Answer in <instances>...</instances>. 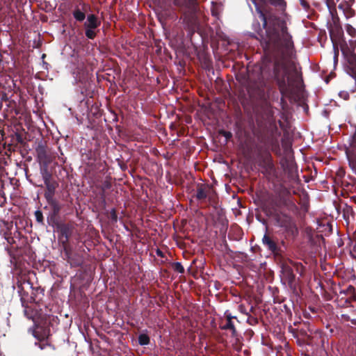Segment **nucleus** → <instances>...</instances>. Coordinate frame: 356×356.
Listing matches in <instances>:
<instances>
[{
  "instance_id": "f257e3e1",
  "label": "nucleus",
  "mask_w": 356,
  "mask_h": 356,
  "mask_svg": "<svg viewBox=\"0 0 356 356\" xmlns=\"http://www.w3.org/2000/svg\"><path fill=\"white\" fill-rule=\"evenodd\" d=\"M261 45L266 58L274 62V76L282 94L287 93L293 86L298 72L291 58L293 42L284 23L277 27H268L261 35Z\"/></svg>"
},
{
  "instance_id": "f03ea898",
  "label": "nucleus",
  "mask_w": 356,
  "mask_h": 356,
  "mask_svg": "<svg viewBox=\"0 0 356 356\" xmlns=\"http://www.w3.org/2000/svg\"><path fill=\"white\" fill-rule=\"evenodd\" d=\"M59 232H60L59 241L63 244V246L65 250L66 245H67L68 240H69V237L70 236V230L69 227H67L66 226H62L60 227Z\"/></svg>"
},
{
  "instance_id": "7ed1b4c3",
  "label": "nucleus",
  "mask_w": 356,
  "mask_h": 356,
  "mask_svg": "<svg viewBox=\"0 0 356 356\" xmlns=\"http://www.w3.org/2000/svg\"><path fill=\"white\" fill-rule=\"evenodd\" d=\"M277 223L279 226L284 228L285 230L289 231L293 227V222L291 219L286 216H280L277 218Z\"/></svg>"
},
{
  "instance_id": "20e7f679",
  "label": "nucleus",
  "mask_w": 356,
  "mask_h": 356,
  "mask_svg": "<svg viewBox=\"0 0 356 356\" xmlns=\"http://www.w3.org/2000/svg\"><path fill=\"white\" fill-rule=\"evenodd\" d=\"M262 242L264 245H266L269 250L272 252H276L277 251V246L276 243L270 239L266 234H265L262 238Z\"/></svg>"
},
{
  "instance_id": "39448f33",
  "label": "nucleus",
  "mask_w": 356,
  "mask_h": 356,
  "mask_svg": "<svg viewBox=\"0 0 356 356\" xmlns=\"http://www.w3.org/2000/svg\"><path fill=\"white\" fill-rule=\"evenodd\" d=\"M99 24L97 18L94 15H90L84 24L86 28L96 29Z\"/></svg>"
},
{
  "instance_id": "423d86ee",
  "label": "nucleus",
  "mask_w": 356,
  "mask_h": 356,
  "mask_svg": "<svg viewBox=\"0 0 356 356\" xmlns=\"http://www.w3.org/2000/svg\"><path fill=\"white\" fill-rule=\"evenodd\" d=\"M211 192V189L208 187H200L197 189L196 197L200 200H205L208 195L209 193Z\"/></svg>"
},
{
  "instance_id": "0eeeda50",
  "label": "nucleus",
  "mask_w": 356,
  "mask_h": 356,
  "mask_svg": "<svg viewBox=\"0 0 356 356\" xmlns=\"http://www.w3.org/2000/svg\"><path fill=\"white\" fill-rule=\"evenodd\" d=\"M222 330H230L232 331V336L236 335V328L232 322V321H227L226 323L223 325H221Z\"/></svg>"
},
{
  "instance_id": "6e6552de",
  "label": "nucleus",
  "mask_w": 356,
  "mask_h": 356,
  "mask_svg": "<svg viewBox=\"0 0 356 356\" xmlns=\"http://www.w3.org/2000/svg\"><path fill=\"white\" fill-rule=\"evenodd\" d=\"M282 271L286 275L287 279L289 281H292L294 279V275L293 273V271L291 268L288 266H282Z\"/></svg>"
},
{
  "instance_id": "1a4fd4ad",
  "label": "nucleus",
  "mask_w": 356,
  "mask_h": 356,
  "mask_svg": "<svg viewBox=\"0 0 356 356\" xmlns=\"http://www.w3.org/2000/svg\"><path fill=\"white\" fill-rule=\"evenodd\" d=\"M73 15L74 18L79 22L83 21L86 17L84 13H83L79 9H76L73 13Z\"/></svg>"
},
{
  "instance_id": "9d476101",
  "label": "nucleus",
  "mask_w": 356,
  "mask_h": 356,
  "mask_svg": "<svg viewBox=\"0 0 356 356\" xmlns=\"http://www.w3.org/2000/svg\"><path fill=\"white\" fill-rule=\"evenodd\" d=\"M138 342L141 346L147 345L149 342V338L147 334H141L138 337Z\"/></svg>"
},
{
  "instance_id": "9b49d317",
  "label": "nucleus",
  "mask_w": 356,
  "mask_h": 356,
  "mask_svg": "<svg viewBox=\"0 0 356 356\" xmlns=\"http://www.w3.org/2000/svg\"><path fill=\"white\" fill-rule=\"evenodd\" d=\"M42 176L44 180V184L51 182L50 179L51 177V174L49 172L47 168L42 169L41 170Z\"/></svg>"
},
{
  "instance_id": "f8f14e48",
  "label": "nucleus",
  "mask_w": 356,
  "mask_h": 356,
  "mask_svg": "<svg viewBox=\"0 0 356 356\" xmlns=\"http://www.w3.org/2000/svg\"><path fill=\"white\" fill-rule=\"evenodd\" d=\"M339 0H325L326 5L330 13H332L335 10L336 3Z\"/></svg>"
},
{
  "instance_id": "ddd939ff",
  "label": "nucleus",
  "mask_w": 356,
  "mask_h": 356,
  "mask_svg": "<svg viewBox=\"0 0 356 356\" xmlns=\"http://www.w3.org/2000/svg\"><path fill=\"white\" fill-rule=\"evenodd\" d=\"M346 31L347 33L350 35L351 37H355L356 36V30L355 29L351 26L350 24H346L345 26Z\"/></svg>"
},
{
  "instance_id": "4468645a",
  "label": "nucleus",
  "mask_w": 356,
  "mask_h": 356,
  "mask_svg": "<svg viewBox=\"0 0 356 356\" xmlns=\"http://www.w3.org/2000/svg\"><path fill=\"white\" fill-rule=\"evenodd\" d=\"M351 3L346 1H342L339 4V9H340L343 13L346 10H348L351 7Z\"/></svg>"
},
{
  "instance_id": "2eb2a0df",
  "label": "nucleus",
  "mask_w": 356,
  "mask_h": 356,
  "mask_svg": "<svg viewBox=\"0 0 356 356\" xmlns=\"http://www.w3.org/2000/svg\"><path fill=\"white\" fill-rule=\"evenodd\" d=\"M74 74H76V79L80 82L85 80V79L86 78V76H87V72L85 70H82L80 73L74 72Z\"/></svg>"
},
{
  "instance_id": "dca6fc26",
  "label": "nucleus",
  "mask_w": 356,
  "mask_h": 356,
  "mask_svg": "<svg viewBox=\"0 0 356 356\" xmlns=\"http://www.w3.org/2000/svg\"><path fill=\"white\" fill-rule=\"evenodd\" d=\"M95 29L86 28V35L87 38L93 39L95 37L96 33Z\"/></svg>"
},
{
  "instance_id": "f3484780",
  "label": "nucleus",
  "mask_w": 356,
  "mask_h": 356,
  "mask_svg": "<svg viewBox=\"0 0 356 356\" xmlns=\"http://www.w3.org/2000/svg\"><path fill=\"white\" fill-rule=\"evenodd\" d=\"M270 2L277 6H280V8H284L285 6V3L283 0H269Z\"/></svg>"
},
{
  "instance_id": "a211bd4d",
  "label": "nucleus",
  "mask_w": 356,
  "mask_h": 356,
  "mask_svg": "<svg viewBox=\"0 0 356 356\" xmlns=\"http://www.w3.org/2000/svg\"><path fill=\"white\" fill-rule=\"evenodd\" d=\"M343 13L344 14L345 17L347 19L352 17L355 15V12L351 7L348 10H346Z\"/></svg>"
},
{
  "instance_id": "6ab92c4d",
  "label": "nucleus",
  "mask_w": 356,
  "mask_h": 356,
  "mask_svg": "<svg viewBox=\"0 0 356 356\" xmlns=\"http://www.w3.org/2000/svg\"><path fill=\"white\" fill-rule=\"evenodd\" d=\"M44 184H45V186H46V187L47 188V191L49 193V194L52 195L54 193V189H55V187H54V184H52L51 182L46 183Z\"/></svg>"
},
{
  "instance_id": "aec40b11",
  "label": "nucleus",
  "mask_w": 356,
  "mask_h": 356,
  "mask_svg": "<svg viewBox=\"0 0 356 356\" xmlns=\"http://www.w3.org/2000/svg\"><path fill=\"white\" fill-rule=\"evenodd\" d=\"M175 269L177 272L180 273H184V267H183V266H182V265H181L180 263H179V262H177V263H176V264H175Z\"/></svg>"
},
{
  "instance_id": "412c9836",
  "label": "nucleus",
  "mask_w": 356,
  "mask_h": 356,
  "mask_svg": "<svg viewBox=\"0 0 356 356\" xmlns=\"http://www.w3.org/2000/svg\"><path fill=\"white\" fill-rule=\"evenodd\" d=\"M350 146L353 149H356V131L355 134L353 135L352 138V140L350 143Z\"/></svg>"
},
{
  "instance_id": "4be33fe9",
  "label": "nucleus",
  "mask_w": 356,
  "mask_h": 356,
  "mask_svg": "<svg viewBox=\"0 0 356 356\" xmlns=\"http://www.w3.org/2000/svg\"><path fill=\"white\" fill-rule=\"evenodd\" d=\"M35 215L36 219L38 222L42 221V218H43L42 214L40 211H36L35 212Z\"/></svg>"
},
{
  "instance_id": "5701e85b",
  "label": "nucleus",
  "mask_w": 356,
  "mask_h": 356,
  "mask_svg": "<svg viewBox=\"0 0 356 356\" xmlns=\"http://www.w3.org/2000/svg\"><path fill=\"white\" fill-rule=\"evenodd\" d=\"M222 134L225 137L226 140L229 139L232 137V134L229 131H222Z\"/></svg>"
},
{
  "instance_id": "b1692460",
  "label": "nucleus",
  "mask_w": 356,
  "mask_h": 356,
  "mask_svg": "<svg viewBox=\"0 0 356 356\" xmlns=\"http://www.w3.org/2000/svg\"><path fill=\"white\" fill-rule=\"evenodd\" d=\"M225 315L227 318V321H232L233 318H236L235 316H232L231 314H229L228 312H226Z\"/></svg>"
},
{
  "instance_id": "393cba45",
  "label": "nucleus",
  "mask_w": 356,
  "mask_h": 356,
  "mask_svg": "<svg viewBox=\"0 0 356 356\" xmlns=\"http://www.w3.org/2000/svg\"><path fill=\"white\" fill-rule=\"evenodd\" d=\"M261 17L262 18V19L264 21V26H266L267 22H266V18H265L264 15H263V13H261Z\"/></svg>"
},
{
  "instance_id": "a878e982",
  "label": "nucleus",
  "mask_w": 356,
  "mask_h": 356,
  "mask_svg": "<svg viewBox=\"0 0 356 356\" xmlns=\"http://www.w3.org/2000/svg\"><path fill=\"white\" fill-rule=\"evenodd\" d=\"M39 347L40 349H44V345H41V344H39Z\"/></svg>"
},
{
  "instance_id": "bb28decb",
  "label": "nucleus",
  "mask_w": 356,
  "mask_h": 356,
  "mask_svg": "<svg viewBox=\"0 0 356 356\" xmlns=\"http://www.w3.org/2000/svg\"><path fill=\"white\" fill-rule=\"evenodd\" d=\"M190 1H191V3H193V0H190Z\"/></svg>"
},
{
  "instance_id": "cd10ccee",
  "label": "nucleus",
  "mask_w": 356,
  "mask_h": 356,
  "mask_svg": "<svg viewBox=\"0 0 356 356\" xmlns=\"http://www.w3.org/2000/svg\"><path fill=\"white\" fill-rule=\"evenodd\" d=\"M0 76H1V75H0Z\"/></svg>"
}]
</instances>
